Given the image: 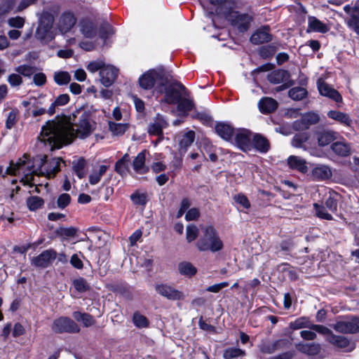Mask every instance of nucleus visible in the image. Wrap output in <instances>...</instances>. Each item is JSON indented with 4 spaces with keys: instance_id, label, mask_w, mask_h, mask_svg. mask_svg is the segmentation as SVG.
<instances>
[{
    "instance_id": "obj_1",
    "label": "nucleus",
    "mask_w": 359,
    "mask_h": 359,
    "mask_svg": "<svg viewBox=\"0 0 359 359\" xmlns=\"http://www.w3.org/2000/svg\"><path fill=\"white\" fill-rule=\"evenodd\" d=\"M72 126L61 121H48L41 128L36 146L48 151L60 149L72 142L76 135L84 138L90 133V112L85 111L79 117L76 133Z\"/></svg>"
},
{
    "instance_id": "obj_2",
    "label": "nucleus",
    "mask_w": 359,
    "mask_h": 359,
    "mask_svg": "<svg viewBox=\"0 0 359 359\" xmlns=\"http://www.w3.org/2000/svg\"><path fill=\"white\" fill-rule=\"evenodd\" d=\"M46 158V155H38L31 160L29 156L25 154L16 163L11 161L5 174L21 176L20 181L24 184L34 185V175H43L44 174Z\"/></svg>"
},
{
    "instance_id": "obj_3",
    "label": "nucleus",
    "mask_w": 359,
    "mask_h": 359,
    "mask_svg": "<svg viewBox=\"0 0 359 359\" xmlns=\"http://www.w3.org/2000/svg\"><path fill=\"white\" fill-rule=\"evenodd\" d=\"M196 245L200 251L210 250L215 252L223 248V242L214 227L207 226L204 229L203 236L198 241Z\"/></svg>"
},
{
    "instance_id": "obj_4",
    "label": "nucleus",
    "mask_w": 359,
    "mask_h": 359,
    "mask_svg": "<svg viewBox=\"0 0 359 359\" xmlns=\"http://www.w3.org/2000/svg\"><path fill=\"white\" fill-rule=\"evenodd\" d=\"M100 71V81L105 87H109L114 82L118 69L111 65H105L102 60L91 62V72Z\"/></svg>"
},
{
    "instance_id": "obj_5",
    "label": "nucleus",
    "mask_w": 359,
    "mask_h": 359,
    "mask_svg": "<svg viewBox=\"0 0 359 359\" xmlns=\"http://www.w3.org/2000/svg\"><path fill=\"white\" fill-rule=\"evenodd\" d=\"M114 33L110 25L107 22L100 24L98 29L91 28V48H97L102 47L106 43V40L109 36Z\"/></svg>"
},
{
    "instance_id": "obj_6",
    "label": "nucleus",
    "mask_w": 359,
    "mask_h": 359,
    "mask_svg": "<svg viewBox=\"0 0 359 359\" xmlns=\"http://www.w3.org/2000/svg\"><path fill=\"white\" fill-rule=\"evenodd\" d=\"M187 95L186 88L182 84L170 85L165 88L163 101L168 104H175Z\"/></svg>"
},
{
    "instance_id": "obj_7",
    "label": "nucleus",
    "mask_w": 359,
    "mask_h": 359,
    "mask_svg": "<svg viewBox=\"0 0 359 359\" xmlns=\"http://www.w3.org/2000/svg\"><path fill=\"white\" fill-rule=\"evenodd\" d=\"M156 292L161 296L171 301L183 300L184 294L175 287L166 283L157 284L155 286Z\"/></svg>"
},
{
    "instance_id": "obj_8",
    "label": "nucleus",
    "mask_w": 359,
    "mask_h": 359,
    "mask_svg": "<svg viewBox=\"0 0 359 359\" xmlns=\"http://www.w3.org/2000/svg\"><path fill=\"white\" fill-rule=\"evenodd\" d=\"M226 18L240 32H245L252 20V17L250 15L239 13L237 11H231Z\"/></svg>"
},
{
    "instance_id": "obj_9",
    "label": "nucleus",
    "mask_w": 359,
    "mask_h": 359,
    "mask_svg": "<svg viewBox=\"0 0 359 359\" xmlns=\"http://www.w3.org/2000/svg\"><path fill=\"white\" fill-rule=\"evenodd\" d=\"M52 330L57 333L79 331L78 325L72 319L66 317H61L54 320Z\"/></svg>"
},
{
    "instance_id": "obj_10",
    "label": "nucleus",
    "mask_w": 359,
    "mask_h": 359,
    "mask_svg": "<svg viewBox=\"0 0 359 359\" xmlns=\"http://www.w3.org/2000/svg\"><path fill=\"white\" fill-rule=\"evenodd\" d=\"M57 253L53 250H46L43 251L40 255L33 257L31 263L36 267L46 268L50 266L56 259Z\"/></svg>"
},
{
    "instance_id": "obj_11",
    "label": "nucleus",
    "mask_w": 359,
    "mask_h": 359,
    "mask_svg": "<svg viewBox=\"0 0 359 359\" xmlns=\"http://www.w3.org/2000/svg\"><path fill=\"white\" fill-rule=\"evenodd\" d=\"M53 18L50 15H43L36 29V35L38 37L41 39H46L50 37V30L53 27Z\"/></svg>"
},
{
    "instance_id": "obj_12",
    "label": "nucleus",
    "mask_w": 359,
    "mask_h": 359,
    "mask_svg": "<svg viewBox=\"0 0 359 359\" xmlns=\"http://www.w3.org/2000/svg\"><path fill=\"white\" fill-rule=\"evenodd\" d=\"M252 133L248 130H238L235 135L236 145L243 151H248L251 149Z\"/></svg>"
},
{
    "instance_id": "obj_13",
    "label": "nucleus",
    "mask_w": 359,
    "mask_h": 359,
    "mask_svg": "<svg viewBox=\"0 0 359 359\" xmlns=\"http://www.w3.org/2000/svg\"><path fill=\"white\" fill-rule=\"evenodd\" d=\"M333 328L341 333H357L359 332V319L337 322L333 325Z\"/></svg>"
},
{
    "instance_id": "obj_14",
    "label": "nucleus",
    "mask_w": 359,
    "mask_h": 359,
    "mask_svg": "<svg viewBox=\"0 0 359 359\" xmlns=\"http://www.w3.org/2000/svg\"><path fill=\"white\" fill-rule=\"evenodd\" d=\"M318 90L323 96L327 97L336 102H341L342 97L337 90L332 88L330 85L325 82L318 80Z\"/></svg>"
},
{
    "instance_id": "obj_15",
    "label": "nucleus",
    "mask_w": 359,
    "mask_h": 359,
    "mask_svg": "<svg viewBox=\"0 0 359 359\" xmlns=\"http://www.w3.org/2000/svg\"><path fill=\"white\" fill-rule=\"evenodd\" d=\"M195 140V133L193 130H189L187 133H181L177 135L179 143V152L184 154L187 152L188 148L192 144Z\"/></svg>"
},
{
    "instance_id": "obj_16",
    "label": "nucleus",
    "mask_w": 359,
    "mask_h": 359,
    "mask_svg": "<svg viewBox=\"0 0 359 359\" xmlns=\"http://www.w3.org/2000/svg\"><path fill=\"white\" fill-rule=\"evenodd\" d=\"M337 133L333 130H321L316 132L315 137L320 147H325L337 140Z\"/></svg>"
},
{
    "instance_id": "obj_17",
    "label": "nucleus",
    "mask_w": 359,
    "mask_h": 359,
    "mask_svg": "<svg viewBox=\"0 0 359 359\" xmlns=\"http://www.w3.org/2000/svg\"><path fill=\"white\" fill-rule=\"evenodd\" d=\"M158 77L159 74L154 69L149 70L140 77V86L144 90L151 89Z\"/></svg>"
},
{
    "instance_id": "obj_18",
    "label": "nucleus",
    "mask_w": 359,
    "mask_h": 359,
    "mask_svg": "<svg viewBox=\"0 0 359 359\" xmlns=\"http://www.w3.org/2000/svg\"><path fill=\"white\" fill-rule=\"evenodd\" d=\"M168 126V123L161 114H157L154 122L148 128V133L151 135L163 136V129Z\"/></svg>"
},
{
    "instance_id": "obj_19",
    "label": "nucleus",
    "mask_w": 359,
    "mask_h": 359,
    "mask_svg": "<svg viewBox=\"0 0 359 359\" xmlns=\"http://www.w3.org/2000/svg\"><path fill=\"white\" fill-rule=\"evenodd\" d=\"M76 22V20L73 13L70 12L64 13L59 20V29L62 33H66L74 26Z\"/></svg>"
},
{
    "instance_id": "obj_20",
    "label": "nucleus",
    "mask_w": 359,
    "mask_h": 359,
    "mask_svg": "<svg viewBox=\"0 0 359 359\" xmlns=\"http://www.w3.org/2000/svg\"><path fill=\"white\" fill-rule=\"evenodd\" d=\"M114 193V188L108 186H102L97 190L91 193V201L105 202Z\"/></svg>"
},
{
    "instance_id": "obj_21",
    "label": "nucleus",
    "mask_w": 359,
    "mask_h": 359,
    "mask_svg": "<svg viewBox=\"0 0 359 359\" xmlns=\"http://www.w3.org/2000/svg\"><path fill=\"white\" fill-rule=\"evenodd\" d=\"M326 340L341 348H347L348 351H351L354 348L353 344L346 337L337 336L333 333L326 337Z\"/></svg>"
},
{
    "instance_id": "obj_22",
    "label": "nucleus",
    "mask_w": 359,
    "mask_h": 359,
    "mask_svg": "<svg viewBox=\"0 0 359 359\" xmlns=\"http://www.w3.org/2000/svg\"><path fill=\"white\" fill-rule=\"evenodd\" d=\"M268 81L273 84H279L287 82L290 80V74L284 69H277L267 75Z\"/></svg>"
},
{
    "instance_id": "obj_23",
    "label": "nucleus",
    "mask_w": 359,
    "mask_h": 359,
    "mask_svg": "<svg viewBox=\"0 0 359 359\" xmlns=\"http://www.w3.org/2000/svg\"><path fill=\"white\" fill-rule=\"evenodd\" d=\"M277 107V101L271 97H263L258 102V108L262 114H271L273 112Z\"/></svg>"
},
{
    "instance_id": "obj_24",
    "label": "nucleus",
    "mask_w": 359,
    "mask_h": 359,
    "mask_svg": "<svg viewBox=\"0 0 359 359\" xmlns=\"http://www.w3.org/2000/svg\"><path fill=\"white\" fill-rule=\"evenodd\" d=\"M147 150H143L140 152L133 163L134 170L137 174H145L149 171V168L145 165Z\"/></svg>"
},
{
    "instance_id": "obj_25",
    "label": "nucleus",
    "mask_w": 359,
    "mask_h": 359,
    "mask_svg": "<svg viewBox=\"0 0 359 359\" xmlns=\"http://www.w3.org/2000/svg\"><path fill=\"white\" fill-rule=\"evenodd\" d=\"M287 165L293 170H298L302 173L308 171L307 163L305 159L297 156H290L287 158Z\"/></svg>"
},
{
    "instance_id": "obj_26",
    "label": "nucleus",
    "mask_w": 359,
    "mask_h": 359,
    "mask_svg": "<svg viewBox=\"0 0 359 359\" xmlns=\"http://www.w3.org/2000/svg\"><path fill=\"white\" fill-rule=\"evenodd\" d=\"M252 142L254 147L260 153H266L270 149V143L269 140L262 135H254Z\"/></svg>"
},
{
    "instance_id": "obj_27",
    "label": "nucleus",
    "mask_w": 359,
    "mask_h": 359,
    "mask_svg": "<svg viewBox=\"0 0 359 359\" xmlns=\"http://www.w3.org/2000/svg\"><path fill=\"white\" fill-rule=\"evenodd\" d=\"M271 40V36L269 33V29L264 27L255 32L250 37V41L254 44H260L269 42Z\"/></svg>"
},
{
    "instance_id": "obj_28",
    "label": "nucleus",
    "mask_w": 359,
    "mask_h": 359,
    "mask_svg": "<svg viewBox=\"0 0 359 359\" xmlns=\"http://www.w3.org/2000/svg\"><path fill=\"white\" fill-rule=\"evenodd\" d=\"M215 131L219 136L226 141H229L234 134L233 127L224 123H217L215 126Z\"/></svg>"
},
{
    "instance_id": "obj_29",
    "label": "nucleus",
    "mask_w": 359,
    "mask_h": 359,
    "mask_svg": "<svg viewBox=\"0 0 359 359\" xmlns=\"http://www.w3.org/2000/svg\"><path fill=\"white\" fill-rule=\"evenodd\" d=\"M61 161L60 158H54L50 160L44 167L43 175L48 178L54 177L56 173L60 171Z\"/></svg>"
},
{
    "instance_id": "obj_30",
    "label": "nucleus",
    "mask_w": 359,
    "mask_h": 359,
    "mask_svg": "<svg viewBox=\"0 0 359 359\" xmlns=\"http://www.w3.org/2000/svg\"><path fill=\"white\" fill-rule=\"evenodd\" d=\"M185 97L186 96L183 97L181 100L177 103V111L180 116H187L194 107L193 101Z\"/></svg>"
},
{
    "instance_id": "obj_31",
    "label": "nucleus",
    "mask_w": 359,
    "mask_h": 359,
    "mask_svg": "<svg viewBox=\"0 0 359 359\" xmlns=\"http://www.w3.org/2000/svg\"><path fill=\"white\" fill-rule=\"evenodd\" d=\"M308 24L309 29L313 32L326 33L329 30L328 27L325 23L313 16L309 17Z\"/></svg>"
},
{
    "instance_id": "obj_32",
    "label": "nucleus",
    "mask_w": 359,
    "mask_h": 359,
    "mask_svg": "<svg viewBox=\"0 0 359 359\" xmlns=\"http://www.w3.org/2000/svg\"><path fill=\"white\" fill-rule=\"evenodd\" d=\"M296 348L299 351L311 355H317L320 351V344L316 343H299L296 344Z\"/></svg>"
},
{
    "instance_id": "obj_33",
    "label": "nucleus",
    "mask_w": 359,
    "mask_h": 359,
    "mask_svg": "<svg viewBox=\"0 0 359 359\" xmlns=\"http://www.w3.org/2000/svg\"><path fill=\"white\" fill-rule=\"evenodd\" d=\"M109 166L104 164H95L91 171V184H97L105 174Z\"/></svg>"
},
{
    "instance_id": "obj_34",
    "label": "nucleus",
    "mask_w": 359,
    "mask_h": 359,
    "mask_svg": "<svg viewBox=\"0 0 359 359\" xmlns=\"http://www.w3.org/2000/svg\"><path fill=\"white\" fill-rule=\"evenodd\" d=\"M312 175L318 180H325L332 176V172L328 166L318 165L313 169Z\"/></svg>"
},
{
    "instance_id": "obj_35",
    "label": "nucleus",
    "mask_w": 359,
    "mask_h": 359,
    "mask_svg": "<svg viewBox=\"0 0 359 359\" xmlns=\"http://www.w3.org/2000/svg\"><path fill=\"white\" fill-rule=\"evenodd\" d=\"M327 116L347 126H349L351 123L349 116L339 111L331 110L327 112Z\"/></svg>"
},
{
    "instance_id": "obj_36",
    "label": "nucleus",
    "mask_w": 359,
    "mask_h": 359,
    "mask_svg": "<svg viewBox=\"0 0 359 359\" xmlns=\"http://www.w3.org/2000/svg\"><path fill=\"white\" fill-rule=\"evenodd\" d=\"M332 150L338 156H347L351 154V147L344 142H336L331 145Z\"/></svg>"
},
{
    "instance_id": "obj_37",
    "label": "nucleus",
    "mask_w": 359,
    "mask_h": 359,
    "mask_svg": "<svg viewBox=\"0 0 359 359\" xmlns=\"http://www.w3.org/2000/svg\"><path fill=\"white\" fill-rule=\"evenodd\" d=\"M109 130L114 136H122L129 128L127 123H121L109 121Z\"/></svg>"
},
{
    "instance_id": "obj_38",
    "label": "nucleus",
    "mask_w": 359,
    "mask_h": 359,
    "mask_svg": "<svg viewBox=\"0 0 359 359\" xmlns=\"http://www.w3.org/2000/svg\"><path fill=\"white\" fill-rule=\"evenodd\" d=\"M309 135L308 133H302L296 134L292 141L291 144L296 148L306 149L304 144L309 140Z\"/></svg>"
},
{
    "instance_id": "obj_39",
    "label": "nucleus",
    "mask_w": 359,
    "mask_h": 359,
    "mask_svg": "<svg viewBox=\"0 0 359 359\" xmlns=\"http://www.w3.org/2000/svg\"><path fill=\"white\" fill-rule=\"evenodd\" d=\"M178 269L181 274L187 276H192L197 272L196 268L191 263L187 262L180 263Z\"/></svg>"
},
{
    "instance_id": "obj_40",
    "label": "nucleus",
    "mask_w": 359,
    "mask_h": 359,
    "mask_svg": "<svg viewBox=\"0 0 359 359\" xmlns=\"http://www.w3.org/2000/svg\"><path fill=\"white\" fill-rule=\"evenodd\" d=\"M311 323L307 317H300L290 323V327L292 330H299L304 327L311 328Z\"/></svg>"
},
{
    "instance_id": "obj_41",
    "label": "nucleus",
    "mask_w": 359,
    "mask_h": 359,
    "mask_svg": "<svg viewBox=\"0 0 359 359\" xmlns=\"http://www.w3.org/2000/svg\"><path fill=\"white\" fill-rule=\"evenodd\" d=\"M26 203L29 210L35 211L43 205L44 201L41 197L34 196L29 197Z\"/></svg>"
},
{
    "instance_id": "obj_42",
    "label": "nucleus",
    "mask_w": 359,
    "mask_h": 359,
    "mask_svg": "<svg viewBox=\"0 0 359 359\" xmlns=\"http://www.w3.org/2000/svg\"><path fill=\"white\" fill-rule=\"evenodd\" d=\"M307 91L302 87H295L290 89L288 95L294 100H301L306 97Z\"/></svg>"
},
{
    "instance_id": "obj_43",
    "label": "nucleus",
    "mask_w": 359,
    "mask_h": 359,
    "mask_svg": "<svg viewBox=\"0 0 359 359\" xmlns=\"http://www.w3.org/2000/svg\"><path fill=\"white\" fill-rule=\"evenodd\" d=\"M54 81L58 85H66L71 81V76L67 72H57L54 74Z\"/></svg>"
},
{
    "instance_id": "obj_44",
    "label": "nucleus",
    "mask_w": 359,
    "mask_h": 359,
    "mask_svg": "<svg viewBox=\"0 0 359 359\" xmlns=\"http://www.w3.org/2000/svg\"><path fill=\"white\" fill-rule=\"evenodd\" d=\"M347 25L348 27L359 35V10L355 11V12L350 15V18L347 21Z\"/></svg>"
},
{
    "instance_id": "obj_45",
    "label": "nucleus",
    "mask_w": 359,
    "mask_h": 359,
    "mask_svg": "<svg viewBox=\"0 0 359 359\" xmlns=\"http://www.w3.org/2000/svg\"><path fill=\"white\" fill-rule=\"evenodd\" d=\"M105 233L98 229L91 228V243H94L96 245L100 246L104 243Z\"/></svg>"
},
{
    "instance_id": "obj_46",
    "label": "nucleus",
    "mask_w": 359,
    "mask_h": 359,
    "mask_svg": "<svg viewBox=\"0 0 359 359\" xmlns=\"http://www.w3.org/2000/svg\"><path fill=\"white\" fill-rule=\"evenodd\" d=\"M245 354V351L240 348H229L224 351L223 357L224 359H233L235 358L243 356Z\"/></svg>"
},
{
    "instance_id": "obj_47",
    "label": "nucleus",
    "mask_w": 359,
    "mask_h": 359,
    "mask_svg": "<svg viewBox=\"0 0 359 359\" xmlns=\"http://www.w3.org/2000/svg\"><path fill=\"white\" fill-rule=\"evenodd\" d=\"M20 189V187L19 186H15V188H11L8 192H6L2 197H4L8 203H12L13 202L18 203L19 201L16 196V194Z\"/></svg>"
},
{
    "instance_id": "obj_48",
    "label": "nucleus",
    "mask_w": 359,
    "mask_h": 359,
    "mask_svg": "<svg viewBox=\"0 0 359 359\" xmlns=\"http://www.w3.org/2000/svg\"><path fill=\"white\" fill-rule=\"evenodd\" d=\"M133 321L135 326L139 328L147 327L149 325V320L147 318L137 312L134 313Z\"/></svg>"
},
{
    "instance_id": "obj_49",
    "label": "nucleus",
    "mask_w": 359,
    "mask_h": 359,
    "mask_svg": "<svg viewBox=\"0 0 359 359\" xmlns=\"http://www.w3.org/2000/svg\"><path fill=\"white\" fill-rule=\"evenodd\" d=\"M86 162L83 158L79 159L74 162V170L76 175L81 179L83 177L85 171Z\"/></svg>"
},
{
    "instance_id": "obj_50",
    "label": "nucleus",
    "mask_w": 359,
    "mask_h": 359,
    "mask_svg": "<svg viewBox=\"0 0 359 359\" xmlns=\"http://www.w3.org/2000/svg\"><path fill=\"white\" fill-rule=\"evenodd\" d=\"M18 111L16 109H12L8 114L6 121V127L7 129H11L15 124L17 121V116Z\"/></svg>"
},
{
    "instance_id": "obj_51",
    "label": "nucleus",
    "mask_w": 359,
    "mask_h": 359,
    "mask_svg": "<svg viewBox=\"0 0 359 359\" xmlns=\"http://www.w3.org/2000/svg\"><path fill=\"white\" fill-rule=\"evenodd\" d=\"M198 234V229L196 226L190 224L187 226V240L189 243L194 241Z\"/></svg>"
},
{
    "instance_id": "obj_52",
    "label": "nucleus",
    "mask_w": 359,
    "mask_h": 359,
    "mask_svg": "<svg viewBox=\"0 0 359 359\" xmlns=\"http://www.w3.org/2000/svg\"><path fill=\"white\" fill-rule=\"evenodd\" d=\"M130 198L134 204L140 205H145L147 203L146 194H140L135 192L130 196Z\"/></svg>"
},
{
    "instance_id": "obj_53",
    "label": "nucleus",
    "mask_w": 359,
    "mask_h": 359,
    "mask_svg": "<svg viewBox=\"0 0 359 359\" xmlns=\"http://www.w3.org/2000/svg\"><path fill=\"white\" fill-rule=\"evenodd\" d=\"M74 288L79 292L86 291L88 288V283L83 278H79L73 281Z\"/></svg>"
},
{
    "instance_id": "obj_54",
    "label": "nucleus",
    "mask_w": 359,
    "mask_h": 359,
    "mask_svg": "<svg viewBox=\"0 0 359 359\" xmlns=\"http://www.w3.org/2000/svg\"><path fill=\"white\" fill-rule=\"evenodd\" d=\"M57 233L65 238L74 237L76 233V229L73 227L60 228L57 230Z\"/></svg>"
},
{
    "instance_id": "obj_55",
    "label": "nucleus",
    "mask_w": 359,
    "mask_h": 359,
    "mask_svg": "<svg viewBox=\"0 0 359 359\" xmlns=\"http://www.w3.org/2000/svg\"><path fill=\"white\" fill-rule=\"evenodd\" d=\"M74 318L78 321L81 322L86 327L90 325L89 316L87 313H81L80 311H75L73 313Z\"/></svg>"
},
{
    "instance_id": "obj_56",
    "label": "nucleus",
    "mask_w": 359,
    "mask_h": 359,
    "mask_svg": "<svg viewBox=\"0 0 359 359\" xmlns=\"http://www.w3.org/2000/svg\"><path fill=\"white\" fill-rule=\"evenodd\" d=\"M70 201L71 197L69 194H62L59 196L57 198V204L58 208H60V209H64L69 204Z\"/></svg>"
},
{
    "instance_id": "obj_57",
    "label": "nucleus",
    "mask_w": 359,
    "mask_h": 359,
    "mask_svg": "<svg viewBox=\"0 0 359 359\" xmlns=\"http://www.w3.org/2000/svg\"><path fill=\"white\" fill-rule=\"evenodd\" d=\"M314 207L318 217L327 220L332 219V215L327 212V211L325 210L323 207H321L317 204H314Z\"/></svg>"
},
{
    "instance_id": "obj_58",
    "label": "nucleus",
    "mask_w": 359,
    "mask_h": 359,
    "mask_svg": "<svg viewBox=\"0 0 359 359\" xmlns=\"http://www.w3.org/2000/svg\"><path fill=\"white\" fill-rule=\"evenodd\" d=\"M234 200L236 203L240 204L244 208H249L250 207V203L248 198L241 194H237L234 196Z\"/></svg>"
},
{
    "instance_id": "obj_59",
    "label": "nucleus",
    "mask_w": 359,
    "mask_h": 359,
    "mask_svg": "<svg viewBox=\"0 0 359 359\" xmlns=\"http://www.w3.org/2000/svg\"><path fill=\"white\" fill-rule=\"evenodd\" d=\"M16 71L19 74L25 76H29L34 72V68L29 65H21L16 69Z\"/></svg>"
},
{
    "instance_id": "obj_60",
    "label": "nucleus",
    "mask_w": 359,
    "mask_h": 359,
    "mask_svg": "<svg viewBox=\"0 0 359 359\" xmlns=\"http://www.w3.org/2000/svg\"><path fill=\"white\" fill-rule=\"evenodd\" d=\"M79 27L83 36L86 38L90 37V21L88 19L81 20Z\"/></svg>"
},
{
    "instance_id": "obj_61",
    "label": "nucleus",
    "mask_w": 359,
    "mask_h": 359,
    "mask_svg": "<svg viewBox=\"0 0 359 359\" xmlns=\"http://www.w3.org/2000/svg\"><path fill=\"white\" fill-rule=\"evenodd\" d=\"M310 329H311L320 334L327 335V337L328 335L332 334V331L330 329H328L327 327H325L324 325H315V324L311 323V326Z\"/></svg>"
},
{
    "instance_id": "obj_62",
    "label": "nucleus",
    "mask_w": 359,
    "mask_h": 359,
    "mask_svg": "<svg viewBox=\"0 0 359 359\" xmlns=\"http://www.w3.org/2000/svg\"><path fill=\"white\" fill-rule=\"evenodd\" d=\"M303 117L304 121H306L309 126L312 124L318 123L319 121L318 116L314 113L306 114L303 116Z\"/></svg>"
},
{
    "instance_id": "obj_63",
    "label": "nucleus",
    "mask_w": 359,
    "mask_h": 359,
    "mask_svg": "<svg viewBox=\"0 0 359 359\" xmlns=\"http://www.w3.org/2000/svg\"><path fill=\"white\" fill-rule=\"evenodd\" d=\"M8 24L11 27L21 28L25 24V20L21 17H15L9 19Z\"/></svg>"
},
{
    "instance_id": "obj_64",
    "label": "nucleus",
    "mask_w": 359,
    "mask_h": 359,
    "mask_svg": "<svg viewBox=\"0 0 359 359\" xmlns=\"http://www.w3.org/2000/svg\"><path fill=\"white\" fill-rule=\"evenodd\" d=\"M199 215L200 212L198 209L194 208L188 210L185 215V219L187 221H193L197 219Z\"/></svg>"
}]
</instances>
